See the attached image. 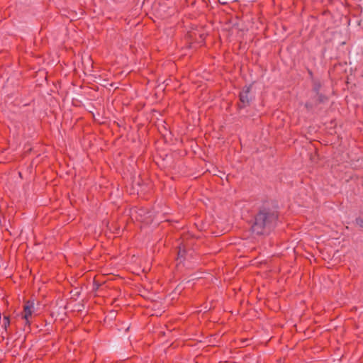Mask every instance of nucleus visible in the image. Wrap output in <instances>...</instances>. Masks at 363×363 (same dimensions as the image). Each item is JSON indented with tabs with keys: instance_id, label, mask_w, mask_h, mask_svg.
I'll list each match as a JSON object with an SVG mask.
<instances>
[{
	"instance_id": "f257e3e1",
	"label": "nucleus",
	"mask_w": 363,
	"mask_h": 363,
	"mask_svg": "<svg viewBox=\"0 0 363 363\" xmlns=\"http://www.w3.org/2000/svg\"><path fill=\"white\" fill-rule=\"evenodd\" d=\"M276 219L277 215L274 212L266 209L260 211L252 226L253 233L257 235L265 233L273 225Z\"/></svg>"
},
{
	"instance_id": "f03ea898",
	"label": "nucleus",
	"mask_w": 363,
	"mask_h": 363,
	"mask_svg": "<svg viewBox=\"0 0 363 363\" xmlns=\"http://www.w3.org/2000/svg\"><path fill=\"white\" fill-rule=\"evenodd\" d=\"M38 309V304H35L34 301H28L23 306V318L25 319L26 323H30V318L35 314Z\"/></svg>"
},
{
	"instance_id": "7ed1b4c3",
	"label": "nucleus",
	"mask_w": 363,
	"mask_h": 363,
	"mask_svg": "<svg viewBox=\"0 0 363 363\" xmlns=\"http://www.w3.org/2000/svg\"><path fill=\"white\" fill-rule=\"evenodd\" d=\"M250 87H246L240 94V101L242 103L244 106L248 104L250 102V98L248 96V94L250 92Z\"/></svg>"
},
{
	"instance_id": "20e7f679",
	"label": "nucleus",
	"mask_w": 363,
	"mask_h": 363,
	"mask_svg": "<svg viewBox=\"0 0 363 363\" xmlns=\"http://www.w3.org/2000/svg\"><path fill=\"white\" fill-rule=\"evenodd\" d=\"M356 223L359 227L363 228V218H357Z\"/></svg>"
},
{
	"instance_id": "39448f33",
	"label": "nucleus",
	"mask_w": 363,
	"mask_h": 363,
	"mask_svg": "<svg viewBox=\"0 0 363 363\" xmlns=\"http://www.w3.org/2000/svg\"><path fill=\"white\" fill-rule=\"evenodd\" d=\"M184 254V250H181L180 249L179 251V253H178V256H179L178 258L180 259L181 257H182Z\"/></svg>"
},
{
	"instance_id": "423d86ee",
	"label": "nucleus",
	"mask_w": 363,
	"mask_h": 363,
	"mask_svg": "<svg viewBox=\"0 0 363 363\" xmlns=\"http://www.w3.org/2000/svg\"><path fill=\"white\" fill-rule=\"evenodd\" d=\"M4 326H5V328H6V326L9 325V318L7 317H4Z\"/></svg>"
}]
</instances>
